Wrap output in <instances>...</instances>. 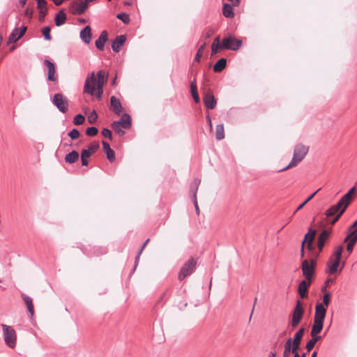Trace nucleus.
<instances>
[{
	"mask_svg": "<svg viewBox=\"0 0 357 357\" xmlns=\"http://www.w3.org/2000/svg\"><path fill=\"white\" fill-rule=\"evenodd\" d=\"M102 144L103 151L107 155V158L110 162H114L116 158L114 151L110 148L109 144L107 142L102 141Z\"/></svg>",
	"mask_w": 357,
	"mask_h": 357,
	"instance_id": "obj_25",
	"label": "nucleus"
},
{
	"mask_svg": "<svg viewBox=\"0 0 357 357\" xmlns=\"http://www.w3.org/2000/svg\"><path fill=\"white\" fill-rule=\"evenodd\" d=\"M317 261L315 259H311L310 261L304 259L301 263V269L305 279L312 280L314 274Z\"/></svg>",
	"mask_w": 357,
	"mask_h": 357,
	"instance_id": "obj_4",
	"label": "nucleus"
},
{
	"mask_svg": "<svg viewBox=\"0 0 357 357\" xmlns=\"http://www.w3.org/2000/svg\"><path fill=\"white\" fill-rule=\"evenodd\" d=\"M290 353H292L294 354V356H295V354H298V349L294 348V345L292 342H291V337L288 338L286 340V342L284 344V349L283 351V357H289Z\"/></svg>",
	"mask_w": 357,
	"mask_h": 357,
	"instance_id": "obj_22",
	"label": "nucleus"
},
{
	"mask_svg": "<svg viewBox=\"0 0 357 357\" xmlns=\"http://www.w3.org/2000/svg\"><path fill=\"white\" fill-rule=\"evenodd\" d=\"M304 312L305 310L302 302L300 300H297L294 310L290 314V320L287 326L290 332L298 326L303 318Z\"/></svg>",
	"mask_w": 357,
	"mask_h": 357,
	"instance_id": "obj_3",
	"label": "nucleus"
},
{
	"mask_svg": "<svg viewBox=\"0 0 357 357\" xmlns=\"http://www.w3.org/2000/svg\"><path fill=\"white\" fill-rule=\"evenodd\" d=\"M107 74L104 70H100L97 73L96 77L94 73L92 72L86 79L84 92L89 93L91 96H94L96 86H104L105 83L107 82Z\"/></svg>",
	"mask_w": 357,
	"mask_h": 357,
	"instance_id": "obj_2",
	"label": "nucleus"
},
{
	"mask_svg": "<svg viewBox=\"0 0 357 357\" xmlns=\"http://www.w3.org/2000/svg\"><path fill=\"white\" fill-rule=\"evenodd\" d=\"M42 33H43V36L44 37V39L46 40H52V36H51V34H50V31H51V29L50 26H44L42 30Z\"/></svg>",
	"mask_w": 357,
	"mask_h": 357,
	"instance_id": "obj_41",
	"label": "nucleus"
},
{
	"mask_svg": "<svg viewBox=\"0 0 357 357\" xmlns=\"http://www.w3.org/2000/svg\"><path fill=\"white\" fill-rule=\"evenodd\" d=\"M312 242L313 241H307V248L309 250H312L314 249Z\"/></svg>",
	"mask_w": 357,
	"mask_h": 357,
	"instance_id": "obj_62",
	"label": "nucleus"
},
{
	"mask_svg": "<svg viewBox=\"0 0 357 357\" xmlns=\"http://www.w3.org/2000/svg\"><path fill=\"white\" fill-rule=\"evenodd\" d=\"M1 326L3 328L5 342L9 347L13 348L16 342L15 331L13 328L6 324H2Z\"/></svg>",
	"mask_w": 357,
	"mask_h": 357,
	"instance_id": "obj_7",
	"label": "nucleus"
},
{
	"mask_svg": "<svg viewBox=\"0 0 357 357\" xmlns=\"http://www.w3.org/2000/svg\"><path fill=\"white\" fill-rule=\"evenodd\" d=\"M149 241V238L146 239V241L141 246V248L139 250V252H138V253H137V256L135 257L134 270L136 268L137 266L138 265L140 255L142 254V250L144 249V248L146 247V244L148 243Z\"/></svg>",
	"mask_w": 357,
	"mask_h": 357,
	"instance_id": "obj_43",
	"label": "nucleus"
},
{
	"mask_svg": "<svg viewBox=\"0 0 357 357\" xmlns=\"http://www.w3.org/2000/svg\"><path fill=\"white\" fill-rule=\"evenodd\" d=\"M331 295L330 293H326L324 296H323V303L322 304H324V306H328L329 304H330V302H331Z\"/></svg>",
	"mask_w": 357,
	"mask_h": 357,
	"instance_id": "obj_50",
	"label": "nucleus"
},
{
	"mask_svg": "<svg viewBox=\"0 0 357 357\" xmlns=\"http://www.w3.org/2000/svg\"><path fill=\"white\" fill-rule=\"evenodd\" d=\"M22 297L26 303V305L29 312L30 313L31 316H33L34 310H33V302H32V298L31 297H29V296L24 294H22Z\"/></svg>",
	"mask_w": 357,
	"mask_h": 357,
	"instance_id": "obj_31",
	"label": "nucleus"
},
{
	"mask_svg": "<svg viewBox=\"0 0 357 357\" xmlns=\"http://www.w3.org/2000/svg\"><path fill=\"white\" fill-rule=\"evenodd\" d=\"M79 158V153L76 151H72L65 156V161L68 163L73 164Z\"/></svg>",
	"mask_w": 357,
	"mask_h": 357,
	"instance_id": "obj_32",
	"label": "nucleus"
},
{
	"mask_svg": "<svg viewBox=\"0 0 357 357\" xmlns=\"http://www.w3.org/2000/svg\"><path fill=\"white\" fill-rule=\"evenodd\" d=\"M37 2V8L38 10L46 8L47 1L45 0H36Z\"/></svg>",
	"mask_w": 357,
	"mask_h": 357,
	"instance_id": "obj_54",
	"label": "nucleus"
},
{
	"mask_svg": "<svg viewBox=\"0 0 357 357\" xmlns=\"http://www.w3.org/2000/svg\"><path fill=\"white\" fill-rule=\"evenodd\" d=\"M89 3L85 1L77 3L76 2H73L71 4V7L73 8V14L74 15H82L83 14L88 8Z\"/></svg>",
	"mask_w": 357,
	"mask_h": 357,
	"instance_id": "obj_20",
	"label": "nucleus"
},
{
	"mask_svg": "<svg viewBox=\"0 0 357 357\" xmlns=\"http://www.w3.org/2000/svg\"><path fill=\"white\" fill-rule=\"evenodd\" d=\"M112 126H119L124 129H129L132 126L131 118L130 116L124 113L122 115V117L119 121H115L112 123Z\"/></svg>",
	"mask_w": 357,
	"mask_h": 357,
	"instance_id": "obj_12",
	"label": "nucleus"
},
{
	"mask_svg": "<svg viewBox=\"0 0 357 357\" xmlns=\"http://www.w3.org/2000/svg\"><path fill=\"white\" fill-rule=\"evenodd\" d=\"M85 121V117L81 114H77L73 119V123L77 126L83 124Z\"/></svg>",
	"mask_w": 357,
	"mask_h": 357,
	"instance_id": "obj_44",
	"label": "nucleus"
},
{
	"mask_svg": "<svg viewBox=\"0 0 357 357\" xmlns=\"http://www.w3.org/2000/svg\"><path fill=\"white\" fill-rule=\"evenodd\" d=\"M26 31V26H23L20 31L18 30L17 28H15L10 34L7 43L9 44L17 42L24 36Z\"/></svg>",
	"mask_w": 357,
	"mask_h": 357,
	"instance_id": "obj_14",
	"label": "nucleus"
},
{
	"mask_svg": "<svg viewBox=\"0 0 357 357\" xmlns=\"http://www.w3.org/2000/svg\"><path fill=\"white\" fill-rule=\"evenodd\" d=\"M312 281V280L305 279L300 282L298 287V293L301 298H305L307 296L308 288L310 286Z\"/></svg>",
	"mask_w": 357,
	"mask_h": 357,
	"instance_id": "obj_13",
	"label": "nucleus"
},
{
	"mask_svg": "<svg viewBox=\"0 0 357 357\" xmlns=\"http://www.w3.org/2000/svg\"><path fill=\"white\" fill-rule=\"evenodd\" d=\"M354 228L357 229V220L349 227V230H351Z\"/></svg>",
	"mask_w": 357,
	"mask_h": 357,
	"instance_id": "obj_63",
	"label": "nucleus"
},
{
	"mask_svg": "<svg viewBox=\"0 0 357 357\" xmlns=\"http://www.w3.org/2000/svg\"><path fill=\"white\" fill-rule=\"evenodd\" d=\"M102 93H103V86H101V87L96 86V91H95L94 95H96L98 99H100L102 98Z\"/></svg>",
	"mask_w": 357,
	"mask_h": 357,
	"instance_id": "obj_52",
	"label": "nucleus"
},
{
	"mask_svg": "<svg viewBox=\"0 0 357 357\" xmlns=\"http://www.w3.org/2000/svg\"><path fill=\"white\" fill-rule=\"evenodd\" d=\"M202 56V52H201V49H199L195 55V61L197 62H199Z\"/></svg>",
	"mask_w": 357,
	"mask_h": 357,
	"instance_id": "obj_58",
	"label": "nucleus"
},
{
	"mask_svg": "<svg viewBox=\"0 0 357 357\" xmlns=\"http://www.w3.org/2000/svg\"><path fill=\"white\" fill-rule=\"evenodd\" d=\"M215 138L218 140H221L225 138V130L222 123L218 124L215 128Z\"/></svg>",
	"mask_w": 357,
	"mask_h": 357,
	"instance_id": "obj_35",
	"label": "nucleus"
},
{
	"mask_svg": "<svg viewBox=\"0 0 357 357\" xmlns=\"http://www.w3.org/2000/svg\"><path fill=\"white\" fill-rule=\"evenodd\" d=\"M116 17L121 20L123 22V23H124L125 24H128L130 23V16L128 14L126 13H119L117 15H116Z\"/></svg>",
	"mask_w": 357,
	"mask_h": 357,
	"instance_id": "obj_40",
	"label": "nucleus"
},
{
	"mask_svg": "<svg viewBox=\"0 0 357 357\" xmlns=\"http://www.w3.org/2000/svg\"><path fill=\"white\" fill-rule=\"evenodd\" d=\"M347 241H351L354 243H356V241H357V229H351L350 233L344 238V242H347Z\"/></svg>",
	"mask_w": 357,
	"mask_h": 357,
	"instance_id": "obj_37",
	"label": "nucleus"
},
{
	"mask_svg": "<svg viewBox=\"0 0 357 357\" xmlns=\"http://www.w3.org/2000/svg\"><path fill=\"white\" fill-rule=\"evenodd\" d=\"M227 66V60L225 58L220 59L213 66V70L215 73L222 71Z\"/></svg>",
	"mask_w": 357,
	"mask_h": 357,
	"instance_id": "obj_29",
	"label": "nucleus"
},
{
	"mask_svg": "<svg viewBox=\"0 0 357 357\" xmlns=\"http://www.w3.org/2000/svg\"><path fill=\"white\" fill-rule=\"evenodd\" d=\"M222 13L225 17L231 18L234 16V13L232 6L229 3L223 5Z\"/></svg>",
	"mask_w": 357,
	"mask_h": 357,
	"instance_id": "obj_33",
	"label": "nucleus"
},
{
	"mask_svg": "<svg viewBox=\"0 0 357 357\" xmlns=\"http://www.w3.org/2000/svg\"><path fill=\"white\" fill-rule=\"evenodd\" d=\"M107 36H108V34H107V31H102L100 33L98 38L95 42V45H96V47L97 49H98L99 50H104L105 43L108 40Z\"/></svg>",
	"mask_w": 357,
	"mask_h": 357,
	"instance_id": "obj_23",
	"label": "nucleus"
},
{
	"mask_svg": "<svg viewBox=\"0 0 357 357\" xmlns=\"http://www.w3.org/2000/svg\"><path fill=\"white\" fill-rule=\"evenodd\" d=\"M316 235V230L310 228L308 232L305 235L304 239L307 241H313Z\"/></svg>",
	"mask_w": 357,
	"mask_h": 357,
	"instance_id": "obj_42",
	"label": "nucleus"
},
{
	"mask_svg": "<svg viewBox=\"0 0 357 357\" xmlns=\"http://www.w3.org/2000/svg\"><path fill=\"white\" fill-rule=\"evenodd\" d=\"M79 131L76 128H73L68 133L69 137L73 140L77 139L79 137Z\"/></svg>",
	"mask_w": 357,
	"mask_h": 357,
	"instance_id": "obj_47",
	"label": "nucleus"
},
{
	"mask_svg": "<svg viewBox=\"0 0 357 357\" xmlns=\"http://www.w3.org/2000/svg\"><path fill=\"white\" fill-rule=\"evenodd\" d=\"M91 155V152L90 151H86V149H82L81 152V161L82 165L83 166H88L89 161L87 158H89Z\"/></svg>",
	"mask_w": 357,
	"mask_h": 357,
	"instance_id": "obj_36",
	"label": "nucleus"
},
{
	"mask_svg": "<svg viewBox=\"0 0 357 357\" xmlns=\"http://www.w3.org/2000/svg\"><path fill=\"white\" fill-rule=\"evenodd\" d=\"M196 265L197 261L195 259H189L181 267L178 275V279L181 281L186 277L190 275L195 271Z\"/></svg>",
	"mask_w": 357,
	"mask_h": 357,
	"instance_id": "obj_5",
	"label": "nucleus"
},
{
	"mask_svg": "<svg viewBox=\"0 0 357 357\" xmlns=\"http://www.w3.org/2000/svg\"><path fill=\"white\" fill-rule=\"evenodd\" d=\"M98 128L94 126L89 127L86 130V135L89 137H94L98 134Z\"/></svg>",
	"mask_w": 357,
	"mask_h": 357,
	"instance_id": "obj_46",
	"label": "nucleus"
},
{
	"mask_svg": "<svg viewBox=\"0 0 357 357\" xmlns=\"http://www.w3.org/2000/svg\"><path fill=\"white\" fill-rule=\"evenodd\" d=\"M52 102L61 112L64 114L68 111V101L62 93L54 94Z\"/></svg>",
	"mask_w": 357,
	"mask_h": 357,
	"instance_id": "obj_8",
	"label": "nucleus"
},
{
	"mask_svg": "<svg viewBox=\"0 0 357 357\" xmlns=\"http://www.w3.org/2000/svg\"><path fill=\"white\" fill-rule=\"evenodd\" d=\"M113 129L120 135H123L125 134V131L123 130L120 126H112Z\"/></svg>",
	"mask_w": 357,
	"mask_h": 357,
	"instance_id": "obj_57",
	"label": "nucleus"
},
{
	"mask_svg": "<svg viewBox=\"0 0 357 357\" xmlns=\"http://www.w3.org/2000/svg\"><path fill=\"white\" fill-rule=\"evenodd\" d=\"M100 146L98 142H94L89 145L88 149L86 151H90L91 152V154L95 153L98 149Z\"/></svg>",
	"mask_w": 357,
	"mask_h": 357,
	"instance_id": "obj_48",
	"label": "nucleus"
},
{
	"mask_svg": "<svg viewBox=\"0 0 357 357\" xmlns=\"http://www.w3.org/2000/svg\"><path fill=\"white\" fill-rule=\"evenodd\" d=\"M190 92H191L192 98L195 100V102H197V103L199 102L200 99H199V95H198L197 89H193V90H190Z\"/></svg>",
	"mask_w": 357,
	"mask_h": 357,
	"instance_id": "obj_53",
	"label": "nucleus"
},
{
	"mask_svg": "<svg viewBox=\"0 0 357 357\" xmlns=\"http://www.w3.org/2000/svg\"><path fill=\"white\" fill-rule=\"evenodd\" d=\"M220 36H217L212 45H211V55H214L218 53V50H225L224 48H222L221 43H220Z\"/></svg>",
	"mask_w": 357,
	"mask_h": 357,
	"instance_id": "obj_30",
	"label": "nucleus"
},
{
	"mask_svg": "<svg viewBox=\"0 0 357 357\" xmlns=\"http://www.w3.org/2000/svg\"><path fill=\"white\" fill-rule=\"evenodd\" d=\"M298 158L297 157L296 158L294 155L289 164L287 167L278 170V172L286 171L291 167L296 166L301 162V161H298Z\"/></svg>",
	"mask_w": 357,
	"mask_h": 357,
	"instance_id": "obj_38",
	"label": "nucleus"
},
{
	"mask_svg": "<svg viewBox=\"0 0 357 357\" xmlns=\"http://www.w3.org/2000/svg\"><path fill=\"white\" fill-rule=\"evenodd\" d=\"M212 33H213V31L211 29L208 30L206 33V36H205L206 38H208L211 36Z\"/></svg>",
	"mask_w": 357,
	"mask_h": 357,
	"instance_id": "obj_64",
	"label": "nucleus"
},
{
	"mask_svg": "<svg viewBox=\"0 0 357 357\" xmlns=\"http://www.w3.org/2000/svg\"><path fill=\"white\" fill-rule=\"evenodd\" d=\"M304 333L305 328L301 327L294 334V338L291 337V342H292L294 349L297 348L298 350L300 349V345Z\"/></svg>",
	"mask_w": 357,
	"mask_h": 357,
	"instance_id": "obj_18",
	"label": "nucleus"
},
{
	"mask_svg": "<svg viewBox=\"0 0 357 357\" xmlns=\"http://www.w3.org/2000/svg\"><path fill=\"white\" fill-rule=\"evenodd\" d=\"M200 183H201V180L199 178H196L193 180V182L190 186V190L192 192V202L195 205L196 213L197 215L199 214V208L198 204H197V190H198L199 186L200 185Z\"/></svg>",
	"mask_w": 357,
	"mask_h": 357,
	"instance_id": "obj_11",
	"label": "nucleus"
},
{
	"mask_svg": "<svg viewBox=\"0 0 357 357\" xmlns=\"http://www.w3.org/2000/svg\"><path fill=\"white\" fill-rule=\"evenodd\" d=\"M222 48L233 51L238 50L242 46V41L232 36L224 38L221 42Z\"/></svg>",
	"mask_w": 357,
	"mask_h": 357,
	"instance_id": "obj_6",
	"label": "nucleus"
},
{
	"mask_svg": "<svg viewBox=\"0 0 357 357\" xmlns=\"http://www.w3.org/2000/svg\"><path fill=\"white\" fill-rule=\"evenodd\" d=\"M197 89V84H196V79H194L191 83H190V90H193V89Z\"/></svg>",
	"mask_w": 357,
	"mask_h": 357,
	"instance_id": "obj_61",
	"label": "nucleus"
},
{
	"mask_svg": "<svg viewBox=\"0 0 357 357\" xmlns=\"http://www.w3.org/2000/svg\"><path fill=\"white\" fill-rule=\"evenodd\" d=\"M110 104L113 112L117 115H120L123 111L121 101L114 96H112L110 98Z\"/></svg>",
	"mask_w": 357,
	"mask_h": 357,
	"instance_id": "obj_21",
	"label": "nucleus"
},
{
	"mask_svg": "<svg viewBox=\"0 0 357 357\" xmlns=\"http://www.w3.org/2000/svg\"><path fill=\"white\" fill-rule=\"evenodd\" d=\"M326 314V308L324 306V304L321 303H317L315 305V314L314 319L324 321Z\"/></svg>",
	"mask_w": 357,
	"mask_h": 357,
	"instance_id": "obj_17",
	"label": "nucleus"
},
{
	"mask_svg": "<svg viewBox=\"0 0 357 357\" xmlns=\"http://www.w3.org/2000/svg\"><path fill=\"white\" fill-rule=\"evenodd\" d=\"M320 189H318L317 191H315L314 192H313L312 194H311L302 204H301L295 210L294 214H295L296 213H297L298 211H300L301 209H302L304 206L308 203L314 197V195L317 193V192Z\"/></svg>",
	"mask_w": 357,
	"mask_h": 357,
	"instance_id": "obj_39",
	"label": "nucleus"
},
{
	"mask_svg": "<svg viewBox=\"0 0 357 357\" xmlns=\"http://www.w3.org/2000/svg\"><path fill=\"white\" fill-rule=\"evenodd\" d=\"M126 40V37L124 35L117 36L112 43V50L117 53L120 51L121 47L123 45Z\"/></svg>",
	"mask_w": 357,
	"mask_h": 357,
	"instance_id": "obj_19",
	"label": "nucleus"
},
{
	"mask_svg": "<svg viewBox=\"0 0 357 357\" xmlns=\"http://www.w3.org/2000/svg\"><path fill=\"white\" fill-rule=\"evenodd\" d=\"M308 152V147L303 144H296L294 147V155L298 158V161H302Z\"/></svg>",
	"mask_w": 357,
	"mask_h": 357,
	"instance_id": "obj_15",
	"label": "nucleus"
},
{
	"mask_svg": "<svg viewBox=\"0 0 357 357\" xmlns=\"http://www.w3.org/2000/svg\"><path fill=\"white\" fill-rule=\"evenodd\" d=\"M98 115L95 110H93L88 116V121L89 123H94L96 122Z\"/></svg>",
	"mask_w": 357,
	"mask_h": 357,
	"instance_id": "obj_49",
	"label": "nucleus"
},
{
	"mask_svg": "<svg viewBox=\"0 0 357 357\" xmlns=\"http://www.w3.org/2000/svg\"><path fill=\"white\" fill-rule=\"evenodd\" d=\"M47 8H44V9H40L39 10V21L40 22H43L44 21V19L47 15Z\"/></svg>",
	"mask_w": 357,
	"mask_h": 357,
	"instance_id": "obj_55",
	"label": "nucleus"
},
{
	"mask_svg": "<svg viewBox=\"0 0 357 357\" xmlns=\"http://www.w3.org/2000/svg\"><path fill=\"white\" fill-rule=\"evenodd\" d=\"M348 241V243L347 245V250L350 254L352 252L354 246L356 244V243H354L351 241Z\"/></svg>",
	"mask_w": 357,
	"mask_h": 357,
	"instance_id": "obj_56",
	"label": "nucleus"
},
{
	"mask_svg": "<svg viewBox=\"0 0 357 357\" xmlns=\"http://www.w3.org/2000/svg\"><path fill=\"white\" fill-rule=\"evenodd\" d=\"M203 101L208 109H213L217 105V101L211 89L204 93Z\"/></svg>",
	"mask_w": 357,
	"mask_h": 357,
	"instance_id": "obj_10",
	"label": "nucleus"
},
{
	"mask_svg": "<svg viewBox=\"0 0 357 357\" xmlns=\"http://www.w3.org/2000/svg\"><path fill=\"white\" fill-rule=\"evenodd\" d=\"M343 251V247L342 245H337L335 247V251L333 254V257L335 259L340 260L342 257V253Z\"/></svg>",
	"mask_w": 357,
	"mask_h": 357,
	"instance_id": "obj_45",
	"label": "nucleus"
},
{
	"mask_svg": "<svg viewBox=\"0 0 357 357\" xmlns=\"http://www.w3.org/2000/svg\"><path fill=\"white\" fill-rule=\"evenodd\" d=\"M44 65L48 69L47 77V80L53 82H57L58 77L56 75L55 64L52 61L45 59L44 60Z\"/></svg>",
	"mask_w": 357,
	"mask_h": 357,
	"instance_id": "obj_9",
	"label": "nucleus"
},
{
	"mask_svg": "<svg viewBox=\"0 0 357 357\" xmlns=\"http://www.w3.org/2000/svg\"><path fill=\"white\" fill-rule=\"evenodd\" d=\"M340 260L334 259L333 261L332 259L329 260V261L327 264V266L328 267V272L330 274H334L337 272V268L340 265Z\"/></svg>",
	"mask_w": 357,
	"mask_h": 357,
	"instance_id": "obj_28",
	"label": "nucleus"
},
{
	"mask_svg": "<svg viewBox=\"0 0 357 357\" xmlns=\"http://www.w3.org/2000/svg\"><path fill=\"white\" fill-rule=\"evenodd\" d=\"M24 15L26 17L31 18L33 15V10L29 8H26L24 11Z\"/></svg>",
	"mask_w": 357,
	"mask_h": 357,
	"instance_id": "obj_59",
	"label": "nucleus"
},
{
	"mask_svg": "<svg viewBox=\"0 0 357 357\" xmlns=\"http://www.w3.org/2000/svg\"><path fill=\"white\" fill-rule=\"evenodd\" d=\"M91 29L90 26H86L80 31V38L86 44H89L91 42Z\"/></svg>",
	"mask_w": 357,
	"mask_h": 357,
	"instance_id": "obj_24",
	"label": "nucleus"
},
{
	"mask_svg": "<svg viewBox=\"0 0 357 357\" xmlns=\"http://www.w3.org/2000/svg\"><path fill=\"white\" fill-rule=\"evenodd\" d=\"M324 326V321L314 320V324L311 329L310 335L311 336L318 335V334L322 331Z\"/></svg>",
	"mask_w": 357,
	"mask_h": 357,
	"instance_id": "obj_26",
	"label": "nucleus"
},
{
	"mask_svg": "<svg viewBox=\"0 0 357 357\" xmlns=\"http://www.w3.org/2000/svg\"><path fill=\"white\" fill-rule=\"evenodd\" d=\"M67 19V15L63 10H61L56 15L54 18L55 24L56 26H61L64 24Z\"/></svg>",
	"mask_w": 357,
	"mask_h": 357,
	"instance_id": "obj_27",
	"label": "nucleus"
},
{
	"mask_svg": "<svg viewBox=\"0 0 357 357\" xmlns=\"http://www.w3.org/2000/svg\"><path fill=\"white\" fill-rule=\"evenodd\" d=\"M206 118L207 123H208V126H209V127H210L211 130H212V128H213V125H212L211 118V116H210L209 114H208L206 115Z\"/></svg>",
	"mask_w": 357,
	"mask_h": 357,
	"instance_id": "obj_60",
	"label": "nucleus"
},
{
	"mask_svg": "<svg viewBox=\"0 0 357 357\" xmlns=\"http://www.w3.org/2000/svg\"><path fill=\"white\" fill-rule=\"evenodd\" d=\"M102 135L105 137H107L109 138L110 140L112 139V132L108 128H103L102 130Z\"/></svg>",
	"mask_w": 357,
	"mask_h": 357,
	"instance_id": "obj_51",
	"label": "nucleus"
},
{
	"mask_svg": "<svg viewBox=\"0 0 357 357\" xmlns=\"http://www.w3.org/2000/svg\"><path fill=\"white\" fill-rule=\"evenodd\" d=\"M356 190V187H352L339 201L338 202L331 206L328 210L326 211L325 215L327 218H330L335 215V217L331 221V225H334L340 218L342 215L345 212L347 208L349 205L352 195Z\"/></svg>",
	"mask_w": 357,
	"mask_h": 357,
	"instance_id": "obj_1",
	"label": "nucleus"
},
{
	"mask_svg": "<svg viewBox=\"0 0 357 357\" xmlns=\"http://www.w3.org/2000/svg\"><path fill=\"white\" fill-rule=\"evenodd\" d=\"M330 234H331V231L327 230V229H324L319 235V237L317 239V248H318L319 252H321L323 250L325 243L328 239Z\"/></svg>",
	"mask_w": 357,
	"mask_h": 357,
	"instance_id": "obj_16",
	"label": "nucleus"
},
{
	"mask_svg": "<svg viewBox=\"0 0 357 357\" xmlns=\"http://www.w3.org/2000/svg\"><path fill=\"white\" fill-rule=\"evenodd\" d=\"M321 339V336L320 335H314L312 336V339L310 340L306 345L305 348L307 351H310L314 347L315 344Z\"/></svg>",
	"mask_w": 357,
	"mask_h": 357,
	"instance_id": "obj_34",
	"label": "nucleus"
}]
</instances>
